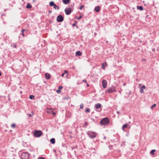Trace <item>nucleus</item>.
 I'll return each instance as SVG.
<instances>
[{
    "label": "nucleus",
    "instance_id": "nucleus-1",
    "mask_svg": "<svg viewBox=\"0 0 159 159\" xmlns=\"http://www.w3.org/2000/svg\"><path fill=\"white\" fill-rule=\"evenodd\" d=\"M109 120L108 118L106 117L103 119L100 122V124L102 125H106L108 124Z\"/></svg>",
    "mask_w": 159,
    "mask_h": 159
},
{
    "label": "nucleus",
    "instance_id": "nucleus-2",
    "mask_svg": "<svg viewBox=\"0 0 159 159\" xmlns=\"http://www.w3.org/2000/svg\"><path fill=\"white\" fill-rule=\"evenodd\" d=\"M29 154L27 152H23L21 155V159H28Z\"/></svg>",
    "mask_w": 159,
    "mask_h": 159
},
{
    "label": "nucleus",
    "instance_id": "nucleus-3",
    "mask_svg": "<svg viewBox=\"0 0 159 159\" xmlns=\"http://www.w3.org/2000/svg\"><path fill=\"white\" fill-rule=\"evenodd\" d=\"M87 134L91 138H95L97 135L96 133L95 132L90 131L87 132Z\"/></svg>",
    "mask_w": 159,
    "mask_h": 159
},
{
    "label": "nucleus",
    "instance_id": "nucleus-4",
    "mask_svg": "<svg viewBox=\"0 0 159 159\" xmlns=\"http://www.w3.org/2000/svg\"><path fill=\"white\" fill-rule=\"evenodd\" d=\"M34 136L36 137H39L42 134V132L41 130H35L34 132Z\"/></svg>",
    "mask_w": 159,
    "mask_h": 159
},
{
    "label": "nucleus",
    "instance_id": "nucleus-5",
    "mask_svg": "<svg viewBox=\"0 0 159 159\" xmlns=\"http://www.w3.org/2000/svg\"><path fill=\"white\" fill-rule=\"evenodd\" d=\"M116 91V90L115 89V87H114L112 86L109 88L108 90L106 91V92H108L109 93H111L113 92Z\"/></svg>",
    "mask_w": 159,
    "mask_h": 159
},
{
    "label": "nucleus",
    "instance_id": "nucleus-6",
    "mask_svg": "<svg viewBox=\"0 0 159 159\" xmlns=\"http://www.w3.org/2000/svg\"><path fill=\"white\" fill-rule=\"evenodd\" d=\"M66 14L67 15H69L71 12V10L70 8H66L65 10Z\"/></svg>",
    "mask_w": 159,
    "mask_h": 159
},
{
    "label": "nucleus",
    "instance_id": "nucleus-7",
    "mask_svg": "<svg viewBox=\"0 0 159 159\" xmlns=\"http://www.w3.org/2000/svg\"><path fill=\"white\" fill-rule=\"evenodd\" d=\"M64 20V18L61 15H59L57 18V20L58 22H61Z\"/></svg>",
    "mask_w": 159,
    "mask_h": 159
},
{
    "label": "nucleus",
    "instance_id": "nucleus-8",
    "mask_svg": "<svg viewBox=\"0 0 159 159\" xmlns=\"http://www.w3.org/2000/svg\"><path fill=\"white\" fill-rule=\"evenodd\" d=\"M102 86L104 89L106 88L107 85V82L105 80H103L102 82Z\"/></svg>",
    "mask_w": 159,
    "mask_h": 159
},
{
    "label": "nucleus",
    "instance_id": "nucleus-9",
    "mask_svg": "<svg viewBox=\"0 0 159 159\" xmlns=\"http://www.w3.org/2000/svg\"><path fill=\"white\" fill-rule=\"evenodd\" d=\"M146 89V87L145 85H143L140 88V92L141 93H143V89Z\"/></svg>",
    "mask_w": 159,
    "mask_h": 159
},
{
    "label": "nucleus",
    "instance_id": "nucleus-10",
    "mask_svg": "<svg viewBox=\"0 0 159 159\" xmlns=\"http://www.w3.org/2000/svg\"><path fill=\"white\" fill-rule=\"evenodd\" d=\"M100 8L99 6H98L95 7L94 10L96 12H98L100 10Z\"/></svg>",
    "mask_w": 159,
    "mask_h": 159
},
{
    "label": "nucleus",
    "instance_id": "nucleus-11",
    "mask_svg": "<svg viewBox=\"0 0 159 159\" xmlns=\"http://www.w3.org/2000/svg\"><path fill=\"white\" fill-rule=\"evenodd\" d=\"M45 78L47 79H49L50 78V75L48 73H46L45 74Z\"/></svg>",
    "mask_w": 159,
    "mask_h": 159
},
{
    "label": "nucleus",
    "instance_id": "nucleus-12",
    "mask_svg": "<svg viewBox=\"0 0 159 159\" xmlns=\"http://www.w3.org/2000/svg\"><path fill=\"white\" fill-rule=\"evenodd\" d=\"M101 105L99 103L96 104L95 105V107L96 108H99L101 107Z\"/></svg>",
    "mask_w": 159,
    "mask_h": 159
},
{
    "label": "nucleus",
    "instance_id": "nucleus-13",
    "mask_svg": "<svg viewBox=\"0 0 159 159\" xmlns=\"http://www.w3.org/2000/svg\"><path fill=\"white\" fill-rule=\"evenodd\" d=\"M70 1V0H62V2L65 4H67Z\"/></svg>",
    "mask_w": 159,
    "mask_h": 159
},
{
    "label": "nucleus",
    "instance_id": "nucleus-14",
    "mask_svg": "<svg viewBox=\"0 0 159 159\" xmlns=\"http://www.w3.org/2000/svg\"><path fill=\"white\" fill-rule=\"evenodd\" d=\"M129 125L128 124H124L122 127V129L123 130H124V128H127V127L129 126Z\"/></svg>",
    "mask_w": 159,
    "mask_h": 159
},
{
    "label": "nucleus",
    "instance_id": "nucleus-15",
    "mask_svg": "<svg viewBox=\"0 0 159 159\" xmlns=\"http://www.w3.org/2000/svg\"><path fill=\"white\" fill-rule=\"evenodd\" d=\"M55 140L54 138H52L50 140V142L52 143V144H54L55 143Z\"/></svg>",
    "mask_w": 159,
    "mask_h": 159
},
{
    "label": "nucleus",
    "instance_id": "nucleus-16",
    "mask_svg": "<svg viewBox=\"0 0 159 159\" xmlns=\"http://www.w3.org/2000/svg\"><path fill=\"white\" fill-rule=\"evenodd\" d=\"M82 54V53L80 51H77L75 52V54L76 56H80Z\"/></svg>",
    "mask_w": 159,
    "mask_h": 159
},
{
    "label": "nucleus",
    "instance_id": "nucleus-17",
    "mask_svg": "<svg viewBox=\"0 0 159 159\" xmlns=\"http://www.w3.org/2000/svg\"><path fill=\"white\" fill-rule=\"evenodd\" d=\"M27 8H30L32 7V6L31 5V4L30 3H28L27 4V5L26 7Z\"/></svg>",
    "mask_w": 159,
    "mask_h": 159
},
{
    "label": "nucleus",
    "instance_id": "nucleus-18",
    "mask_svg": "<svg viewBox=\"0 0 159 159\" xmlns=\"http://www.w3.org/2000/svg\"><path fill=\"white\" fill-rule=\"evenodd\" d=\"M53 7V8H54L56 10H58L59 9V7L58 6H57L55 4Z\"/></svg>",
    "mask_w": 159,
    "mask_h": 159
},
{
    "label": "nucleus",
    "instance_id": "nucleus-19",
    "mask_svg": "<svg viewBox=\"0 0 159 159\" xmlns=\"http://www.w3.org/2000/svg\"><path fill=\"white\" fill-rule=\"evenodd\" d=\"M156 150L155 149L152 150L150 152V153L152 155H154V152H155Z\"/></svg>",
    "mask_w": 159,
    "mask_h": 159
},
{
    "label": "nucleus",
    "instance_id": "nucleus-20",
    "mask_svg": "<svg viewBox=\"0 0 159 159\" xmlns=\"http://www.w3.org/2000/svg\"><path fill=\"white\" fill-rule=\"evenodd\" d=\"M55 4L54 2L52 1L51 2L49 3V5L50 6H54Z\"/></svg>",
    "mask_w": 159,
    "mask_h": 159
},
{
    "label": "nucleus",
    "instance_id": "nucleus-21",
    "mask_svg": "<svg viewBox=\"0 0 159 159\" xmlns=\"http://www.w3.org/2000/svg\"><path fill=\"white\" fill-rule=\"evenodd\" d=\"M137 9H139L141 10H143V7L142 6H137Z\"/></svg>",
    "mask_w": 159,
    "mask_h": 159
},
{
    "label": "nucleus",
    "instance_id": "nucleus-22",
    "mask_svg": "<svg viewBox=\"0 0 159 159\" xmlns=\"http://www.w3.org/2000/svg\"><path fill=\"white\" fill-rule=\"evenodd\" d=\"M156 106V105L155 104H154L152 106L150 107V109H153L154 107H155Z\"/></svg>",
    "mask_w": 159,
    "mask_h": 159
},
{
    "label": "nucleus",
    "instance_id": "nucleus-23",
    "mask_svg": "<svg viewBox=\"0 0 159 159\" xmlns=\"http://www.w3.org/2000/svg\"><path fill=\"white\" fill-rule=\"evenodd\" d=\"M85 111L86 112L89 113L90 111V110L89 108H87L86 109Z\"/></svg>",
    "mask_w": 159,
    "mask_h": 159
},
{
    "label": "nucleus",
    "instance_id": "nucleus-24",
    "mask_svg": "<svg viewBox=\"0 0 159 159\" xmlns=\"http://www.w3.org/2000/svg\"><path fill=\"white\" fill-rule=\"evenodd\" d=\"M104 64H105L107 66V63L106 62H105L104 63H102V67L103 68V69L105 70V66H104Z\"/></svg>",
    "mask_w": 159,
    "mask_h": 159
},
{
    "label": "nucleus",
    "instance_id": "nucleus-25",
    "mask_svg": "<svg viewBox=\"0 0 159 159\" xmlns=\"http://www.w3.org/2000/svg\"><path fill=\"white\" fill-rule=\"evenodd\" d=\"M29 98L31 99H34V96L33 95H31L30 96Z\"/></svg>",
    "mask_w": 159,
    "mask_h": 159
},
{
    "label": "nucleus",
    "instance_id": "nucleus-26",
    "mask_svg": "<svg viewBox=\"0 0 159 159\" xmlns=\"http://www.w3.org/2000/svg\"><path fill=\"white\" fill-rule=\"evenodd\" d=\"M11 126L12 128H14L16 127V124H13L11 125Z\"/></svg>",
    "mask_w": 159,
    "mask_h": 159
},
{
    "label": "nucleus",
    "instance_id": "nucleus-27",
    "mask_svg": "<svg viewBox=\"0 0 159 159\" xmlns=\"http://www.w3.org/2000/svg\"><path fill=\"white\" fill-rule=\"evenodd\" d=\"M11 46L13 47L14 48H16L17 46V45L16 44L13 43L11 44Z\"/></svg>",
    "mask_w": 159,
    "mask_h": 159
},
{
    "label": "nucleus",
    "instance_id": "nucleus-28",
    "mask_svg": "<svg viewBox=\"0 0 159 159\" xmlns=\"http://www.w3.org/2000/svg\"><path fill=\"white\" fill-rule=\"evenodd\" d=\"M84 107V104L82 103L81 104L80 106V109H82Z\"/></svg>",
    "mask_w": 159,
    "mask_h": 159
},
{
    "label": "nucleus",
    "instance_id": "nucleus-29",
    "mask_svg": "<svg viewBox=\"0 0 159 159\" xmlns=\"http://www.w3.org/2000/svg\"><path fill=\"white\" fill-rule=\"evenodd\" d=\"M61 92V91L59 89L57 90V93L58 94L60 93Z\"/></svg>",
    "mask_w": 159,
    "mask_h": 159
},
{
    "label": "nucleus",
    "instance_id": "nucleus-30",
    "mask_svg": "<svg viewBox=\"0 0 159 159\" xmlns=\"http://www.w3.org/2000/svg\"><path fill=\"white\" fill-rule=\"evenodd\" d=\"M63 87L62 86H60L59 87H58V89H61L63 88Z\"/></svg>",
    "mask_w": 159,
    "mask_h": 159
},
{
    "label": "nucleus",
    "instance_id": "nucleus-31",
    "mask_svg": "<svg viewBox=\"0 0 159 159\" xmlns=\"http://www.w3.org/2000/svg\"><path fill=\"white\" fill-rule=\"evenodd\" d=\"M84 7V6L82 5L80 7V10H82L83 8Z\"/></svg>",
    "mask_w": 159,
    "mask_h": 159
},
{
    "label": "nucleus",
    "instance_id": "nucleus-32",
    "mask_svg": "<svg viewBox=\"0 0 159 159\" xmlns=\"http://www.w3.org/2000/svg\"><path fill=\"white\" fill-rule=\"evenodd\" d=\"M83 82L84 83H86L87 80H86L84 79L83 80Z\"/></svg>",
    "mask_w": 159,
    "mask_h": 159
},
{
    "label": "nucleus",
    "instance_id": "nucleus-33",
    "mask_svg": "<svg viewBox=\"0 0 159 159\" xmlns=\"http://www.w3.org/2000/svg\"><path fill=\"white\" fill-rule=\"evenodd\" d=\"M38 159H45V158L44 157H39L38 158Z\"/></svg>",
    "mask_w": 159,
    "mask_h": 159
},
{
    "label": "nucleus",
    "instance_id": "nucleus-34",
    "mask_svg": "<svg viewBox=\"0 0 159 159\" xmlns=\"http://www.w3.org/2000/svg\"><path fill=\"white\" fill-rule=\"evenodd\" d=\"M52 112L53 115L55 116L56 115V113H55L54 112L52 111Z\"/></svg>",
    "mask_w": 159,
    "mask_h": 159
},
{
    "label": "nucleus",
    "instance_id": "nucleus-35",
    "mask_svg": "<svg viewBox=\"0 0 159 159\" xmlns=\"http://www.w3.org/2000/svg\"><path fill=\"white\" fill-rule=\"evenodd\" d=\"M28 116L29 117H31V116H32V115L31 114H28Z\"/></svg>",
    "mask_w": 159,
    "mask_h": 159
},
{
    "label": "nucleus",
    "instance_id": "nucleus-36",
    "mask_svg": "<svg viewBox=\"0 0 159 159\" xmlns=\"http://www.w3.org/2000/svg\"><path fill=\"white\" fill-rule=\"evenodd\" d=\"M25 30V29H23V30H21V32H22V33H24V31Z\"/></svg>",
    "mask_w": 159,
    "mask_h": 159
},
{
    "label": "nucleus",
    "instance_id": "nucleus-37",
    "mask_svg": "<svg viewBox=\"0 0 159 159\" xmlns=\"http://www.w3.org/2000/svg\"><path fill=\"white\" fill-rule=\"evenodd\" d=\"M64 74H65V73H63L61 75V76L63 77L64 76Z\"/></svg>",
    "mask_w": 159,
    "mask_h": 159
},
{
    "label": "nucleus",
    "instance_id": "nucleus-38",
    "mask_svg": "<svg viewBox=\"0 0 159 159\" xmlns=\"http://www.w3.org/2000/svg\"><path fill=\"white\" fill-rule=\"evenodd\" d=\"M48 12L50 14V13H52V11L50 10V11H48Z\"/></svg>",
    "mask_w": 159,
    "mask_h": 159
},
{
    "label": "nucleus",
    "instance_id": "nucleus-39",
    "mask_svg": "<svg viewBox=\"0 0 159 159\" xmlns=\"http://www.w3.org/2000/svg\"><path fill=\"white\" fill-rule=\"evenodd\" d=\"M84 124L85 125H88V123L87 122H86Z\"/></svg>",
    "mask_w": 159,
    "mask_h": 159
},
{
    "label": "nucleus",
    "instance_id": "nucleus-40",
    "mask_svg": "<svg viewBox=\"0 0 159 159\" xmlns=\"http://www.w3.org/2000/svg\"><path fill=\"white\" fill-rule=\"evenodd\" d=\"M22 35L24 37L25 36V35L24 34V33H23H23H22Z\"/></svg>",
    "mask_w": 159,
    "mask_h": 159
},
{
    "label": "nucleus",
    "instance_id": "nucleus-41",
    "mask_svg": "<svg viewBox=\"0 0 159 159\" xmlns=\"http://www.w3.org/2000/svg\"><path fill=\"white\" fill-rule=\"evenodd\" d=\"M64 73H65H65H67V71L66 70H65Z\"/></svg>",
    "mask_w": 159,
    "mask_h": 159
},
{
    "label": "nucleus",
    "instance_id": "nucleus-42",
    "mask_svg": "<svg viewBox=\"0 0 159 159\" xmlns=\"http://www.w3.org/2000/svg\"><path fill=\"white\" fill-rule=\"evenodd\" d=\"M152 51H153V52H154V51H155V49H152Z\"/></svg>",
    "mask_w": 159,
    "mask_h": 159
},
{
    "label": "nucleus",
    "instance_id": "nucleus-43",
    "mask_svg": "<svg viewBox=\"0 0 159 159\" xmlns=\"http://www.w3.org/2000/svg\"><path fill=\"white\" fill-rule=\"evenodd\" d=\"M81 16H80L79 17V18H78V19H80L81 18Z\"/></svg>",
    "mask_w": 159,
    "mask_h": 159
},
{
    "label": "nucleus",
    "instance_id": "nucleus-44",
    "mask_svg": "<svg viewBox=\"0 0 159 159\" xmlns=\"http://www.w3.org/2000/svg\"><path fill=\"white\" fill-rule=\"evenodd\" d=\"M87 86L89 87V85L88 84H87Z\"/></svg>",
    "mask_w": 159,
    "mask_h": 159
},
{
    "label": "nucleus",
    "instance_id": "nucleus-45",
    "mask_svg": "<svg viewBox=\"0 0 159 159\" xmlns=\"http://www.w3.org/2000/svg\"><path fill=\"white\" fill-rule=\"evenodd\" d=\"M75 24H73V26H75Z\"/></svg>",
    "mask_w": 159,
    "mask_h": 159
},
{
    "label": "nucleus",
    "instance_id": "nucleus-46",
    "mask_svg": "<svg viewBox=\"0 0 159 159\" xmlns=\"http://www.w3.org/2000/svg\"><path fill=\"white\" fill-rule=\"evenodd\" d=\"M2 74L1 73V72H0V76H1V75Z\"/></svg>",
    "mask_w": 159,
    "mask_h": 159
},
{
    "label": "nucleus",
    "instance_id": "nucleus-47",
    "mask_svg": "<svg viewBox=\"0 0 159 159\" xmlns=\"http://www.w3.org/2000/svg\"><path fill=\"white\" fill-rule=\"evenodd\" d=\"M117 113H119V112H118V111H117Z\"/></svg>",
    "mask_w": 159,
    "mask_h": 159
},
{
    "label": "nucleus",
    "instance_id": "nucleus-48",
    "mask_svg": "<svg viewBox=\"0 0 159 159\" xmlns=\"http://www.w3.org/2000/svg\"><path fill=\"white\" fill-rule=\"evenodd\" d=\"M106 42L107 43H108V41H106Z\"/></svg>",
    "mask_w": 159,
    "mask_h": 159
},
{
    "label": "nucleus",
    "instance_id": "nucleus-49",
    "mask_svg": "<svg viewBox=\"0 0 159 159\" xmlns=\"http://www.w3.org/2000/svg\"><path fill=\"white\" fill-rule=\"evenodd\" d=\"M33 1L34 2L35 1V0H33Z\"/></svg>",
    "mask_w": 159,
    "mask_h": 159
},
{
    "label": "nucleus",
    "instance_id": "nucleus-50",
    "mask_svg": "<svg viewBox=\"0 0 159 159\" xmlns=\"http://www.w3.org/2000/svg\"><path fill=\"white\" fill-rule=\"evenodd\" d=\"M49 110H52V109H49Z\"/></svg>",
    "mask_w": 159,
    "mask_h": 159
}]
</instances>
